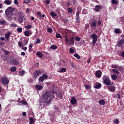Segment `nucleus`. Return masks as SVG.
<instances>
[{
  "instance_id": "nucleus-32",
  "label": "nucleus",
  "mask_w": 124,
  "mask_h": 124,
  "mask_svg": "<svg viewBox=\"0 0 124 124\" xmlns=\"http://www.w3.org/2000/svg\"><path fill=\"white\" fill-rule=\"evenodd\" d=\"M4 3L6 5H11L12 2L9 0H5V1H4Z\"/></svg>"
},
{
  "instance_id": "nucleus-50",
  "label": "nucleus",
  "mask_w": 124,
  "mask_h": 124,
  "mask_svg": "<svg viewBox=\"0 0 124 124\" xmlns=\"http://www.w3.org/2000/svg\"><path fill=\"white\" fill-rule=\"evenodd\" d=\"M52 95H54V94H55L56 95H58V92H56V90H52L51 91Z\"/></svg>"
},
{
  "instance_id": "nucleus-42",
  "label": "nucleus",
  "mask_w": 124,
  "mask_h": 124,
  "mask_svg": "<svg viewBox=\"0 0 124 124\" xmlns=\"http://www.w3.org/2000/svg\"><path fill=\"white\" fill-rule=\"evenodd\" d=\"M18 46L19 47H21L22 46H23V43H22V42H18Z\"/></svg>"
},
{
  "instance_id": "nucleus-11",
  "label": "nucleus",
  "mask_w": 124,
  "mask_h": 124,
  "mask_svg": "<svg viewBox=\"0 0 124 124\" xmlns=\"http://www.w3.org/2000/svg\"><path fill=\"white\" fill-rule=\"evenodd\" d=\"M93 87L96 89H99L101 87V83L100 82H95L94 84Z\"/></svg>"
},
{
  "instance_id": "nucleus-9",
  "label": "nucleus",
  "mask_w": 124,
  "mask_h": 124,
  "mask_svg": "<svg viewBox=\"0 0 124 124\" xmlns=\"http://www.w3.org/2000/svg\"><path fill=\"white\" fill-rule=\"evenodd\" d=\"M80 11H77L76 15V22L79 23L80 22Z\"/></svg>"
},
{
  "instance_id": "nucleus-25",
  "label": "nucleus",
  "mask_w": 124,
  "mask_h": 124,
  "mask_svg": "<svg viewBox=\"0 0 124 124\" xmlns=\"http://www.w3.org/2000/svg\"><path fill=\"white\" fill-rule=\"evenodd\" d=\"M57 48H58L57 46H55V45H52V46H50V49L55 50V49H57Z\"/></svg>"
},
{
  "instance_id": "nucleus-20",
  "label": "nucleus",
  "mask_w": 124,
  "mask_h": 124,
  "mask_svg": "<svg viewBox=\"0 0 124 124\" xmlns=\"http://www.w3.org/2000/svg\"><path fill=\"white\" fill-rule=\"evenodd\" d=\"M12 62L14 64V65H19V61H18V60H17L16 59H13V60L12 61Z\"/></svg>"
},
{
  "instance_id": "nucleus-4",
  "label": "nucleus",
  "mask_w": 124,
  "mask_h": 124,
  "mask_svg": "<svg viewBox=\"0 0 124 124\" xmlns=\"http://www.w3.org/2000/svg\"><path fill=\"white\" fill-rule=\"evenodd\" d=\"M18 22L20 24L23 23L24 20H27V18L24 17L23 12H19L18 13Z\"/></svg>"
},
{
  "instance_id": "nucleus-29",
  "label": "nucleus",
  "mask_w": 124,
  "mask_h": 124,
  "mask_svg": "<svg viewBox=\"0 0 124 124\" xmlns=\"http://www.w3.org/2000/svg\"><path fill=\"white\" fill-rule=\"evenodd\" d=\"M24 35L26 37H29V36H30V31H25Z\"/></svg>"
},
{
  "instance_id": "nucleus-43",
  "label": "nucleus",
  "mask_w": 124,
  "mask_h": 124,
  "mask_svg": "<svg viewBox=\"0 0 124 124\" xmlns=\"http://www.w3.org/2000/svg\"><path fill=\"white\" fill-rule=\"evenodd\" d=\"M47 32H48V33H52L53 29L50 27H49V28H47Z\"/></svg>"
},
{
  "instance_id": "nucleus-15",
  "label": "nucleus",
  "mask_w": 124,
  "mask_h": 124,
  "mask_svg": "<svg viewBox=\"0 0 124 124\" xmlns=\"http://www.w3.org/2000/svg\"><path fill=\"white\" fill-rule=\"evenodd\" d=\"M11 32H8V33H6L5 34V37H6V40L7 42H9L10 36H11Z\"/></svg>"
},
{
  "instance_id": "nucleus-6",
  "label": "nucleus",
  "mask_w": 124,
  "mask_h": 124,
  "mask_svg": "<svg viewBox=\"0 0 124 124\" xmlns=\"http://www.w3.org/2000/svg\"><path fill=\"white\" fill-rule=\"evenodd\" d=\"M0 81L3 85H7L10 82V80L7 76L1 77Z\"/></svg>"
},
{
  "instance_id": "nucleus-54",
  "label": "nucleus",
  "mask_w": 124,
  "mask_h": 124,
  "mask_svg": "<svg viewBox=\"0 0 124 124\" xmlns=\"http://www.w3.org/2000/svg\"><path fill=\"white\" fill-rule=\"evenodd\" d=\"M37 15L39 16L40 18L42 17V14L40 12H38Z\"/></svg>"
},
{
  "instance_id": "nucleus-53",
  "label": "nucleus",
  "mask_w": 124,
  "mask_h": 124,
  "mask_svg": "<svg viewBox=\"0 0 124 124\" xmlns=\"http://www.w3.org/2000/svg\"><path fill=\"white\" fill-rule=\"evenodd\" d=\"M111 3H112V4H117L118 2H117V1H116V0H112Z\"/></svg>"
},
{
  "instance_id": "nucleus-56",
  "label": "nucleus",
  "mask_w": 124,
  "mask_h": 124,
  "mask_svg": "<svg viewBox=\"0 0 124 124\" xmlns=\"http://www.w3.org/2000/svg\"><path fill=\"white\" fill-rule=\"evenodd\" d=\"M30 0H24V2L26 4H29V3H30Z\"/></svg>"
},
{
  "instance_id": "nucleus-21",
  "label": "nucleus",
  "mask_w": 124,
  "mask_h": 124,
  "mask_svg": "<svg viewBox=\"0 0 124 124\" xmlns=\"http://www.w3.org/2000/svg\"><path fill=\"white\" fill-rule=\"evenodd\" d=\"M96 26H97V24L95 21H92V22H91V25H90V27L91 28L96 27Z\"/></svg>"
},
{
  "instance_id": "nucleus-34",
  "label": "nucleus",
  "mask_w": 124,
  "mask_h": 124,
  "mask_svg": "<svg viewBox=\"0 0 124 124\" xmlns=\"http://www.w3.org/2000/svg\"><path fill=\"white\" fill-rule=\"evenodd\" d=\"M56 37L57 38H60V39H62V36L60 34V33H57L56 35Z\"/></svg>"
},
{
  "instance_id": "nucleus-57",
  "label": "nucleus",
  "mask_w": 124,
  "mask_h": 124,
  "mask_svg": "<svg viewBox=\"0 0 124 124\" xmlns=\"http://www.w3.org/2000/svg\"><path fill=\"white\" fill-rule=\"evenodd\" d=\"M69 52L70 53H74V49H73V48H70Z\"/></svg>"
},
{
  "instance_id": "nucleus-48",
  "label": "nucleus",
  "mask_w": 124,
  "mask_h": 124,
  "mask_svg": "<svg viewBox=\"0 0 124 124\" xmlns=\"http://www.w3.org/2000/svg\"><path fill=\"white\" fill-rule=\"evenodd\" d=\"M6 22V20H0V24L3 25Z\"/></svg>"
},
{
  "instance_id": "nucleus-2",
  "label": "nucleus",
  "mask_w": 124,
  "mask_h": 124,
  "mask_svg": "<svg viewBox=\"0 0 124 124\" xmlns=\"http://www.w3.org/2000/svg\"><path fill=\"white\" fill-rule=\"evenodd\" d=\"M65 43L66 45H71L74 46L75 45V38L74 37H70L68 39V37L67 35H65Z\"/></svg>"
},
{
  "instance_id": "nucleus-24",
  "label": "nucleus",
  "mask_w": 124,
  "mask_h": 124,
  "mask_svg": "<svg viewBox=\"0 0 124 124\" xmlns=\"http://www.w3.org/2000/svg\"><path fill=\"white\" fill-rule=\"evenodd\" d=\"M35 87L38 90H41L43 88V86H42V85H40L39 84L36 85Z\"/></svg>"
},
{
  "instance_id": "nucleus-63",
  "label": "nucleus",
  "mask_w": 124,
  "mask_h": 124,
  "mask_svg": "<svg viewBox=\"0 0 124 124\" xmlns=\"http://www.w3.org/2000/svg\"><path fill=\"white\" fill-rule=\"evenodd\" d=\"M114 122L115 123H117V124L119 123V122H120L119 119H116V120H115V121H114Z\"/></svg>"
},
{
  "instance_id": "nucleus-58",
  "label": "nucleus",
  "mask_w": 124,
  "mask_h": 124,
  "mask_svg": "<svg viewBox=\"0 0 124 124\" xmlns=\"http://www.w3.org/2000/svg\"><path fill=\"white\" fill-rule=\"evenodd\" d=\"M29 43V41H27V40H25L23 43L24 46H27L28 45V43Z\"/></svg>"
},
{
  "instance_id": "nucleus-62",
  "label": "nucleus",
  "mask_w": 124,
  "mask_h": 124,
  "mask_svg": "<svg viewBox=\"0 0 124 124\" xmlns=\"http://www.w3.org/2000/svg\"><path fill=\"white\" fill-rule=\"evenodd\" d=\"M14 4H15V5H18L19 3L18 2V0H15Z\"/></svg>"
},
{
  "instance_id": "nucleus-41",
  "label": "nucleus",
  "mask_w": 124,
  "mask_h": 124,
  "mask_svg": "<svg viewBox=\"0 0 124 124\" xmlns=\"http://www.w3.org/2000/svg\"><path fill=\"white\" fill-rule=\"evenodd\" d=\"M28 81H29V82H30L31 83H33L34 82L33 79L31 78H29V79H28Z\"/></svg>"
},
{
  "instance_id": "nucleus-64",
  "label": "nucleus",
  "mask_w": 124,
  "mask_h": 124,
  "mask_svg": "<svg viewBox=\"0 0 124 124\" xmlns=\"http://www.w3.org/2000/svg\"><path fill=\"white\" fill-rule=\"evenodd\" d=\"M121 56H122V57H124V51H122Z\"/></svg>"
},
{
  "instance_id": "nucleus-31",
  "label": "nucleus",
  "mask_w": 124,
  "mask_h": 124,
  "mask_svg": "<svg viewBox=\"0 0 124 124\" xmlns=\"http://www.w3.org/2000/svg\"><path fill=\"white\" fill-rule=\"evenodd\" d=\"M38 80H39V82H42L44 81V77H43V75H42V77H40V78H39Z\"/></svg>"
},
{
  "instance_id": "nucleus-40",
  "label": "nucleus",
  "mask_w": 124,
  "mask_h": 124,
  "mask_svg": "<svg viewBox=\"0 0 124 124\" xmlns=\"http://www.w3.org/2000/svg\"><path fill=\"white\" fill-rule=\"evenodd\" d=\"M75 39L76 41H77L78 42H79L81 40V38H80V37H78L77 36H76L75 37Z\"/></svg>"
},
{
  "instance_id": "nucleus-18",
  "label": "nucleus",
  "mask_w": 124,
  "mask_h": 124,
  "mask_svg": "<svg viewBox=\"0 0 124 124\" xmlns=\"http://www.w3.org/2000/svg\"><path fill=\"white\" fill-rule=\"evenodd\" d=\"M36 55H37V56H38V57L40 58H42V57L44 56L43 53L41 52V51H37L36 53Z\"/></svg>"
},
{
  "instance_id": "nucleus-27",
  "label": "nucleus",
  "mask_w": 124,
  "mask_h": 124,
  "mask_svg": "<svg viewBox=\"0 0 124 124\" xmlns=\"http://www.w3.org/2000/svg\"><path fill=\"white\" fill-rule=\"evenodd\" d=\"M29 120H30V124H33V122L34 123L35 121H34V119L33 117H30L29 118Z\"/></svg>"
},
{
  "instance_id": "nucleus-30",
  "label": "nucleus",
  "mask_w": 124,
  "mask_h": 124,
  "mask_svg": "<svg viewBox=\"0 0 124 124\" xmlns=\"http://www.w3.org/2000/svg\"><path fill=\"white\" fill-rule=\"evenodd\" d=\"M118 77L115 74V75H112L111 76V78L113 79V80H116L117 78Z\"/></svg>"
},
{
  "instance_id": "nucleus-60",
  "label": "nucleus",
  "mask_w": 124,
  "mask_h": 124,
  "mask_svg": "<svg viewBox=\"0 0 124 124\" xmlns=\"http://www.w3.org/2000/svg\"><path fill=\"white\" fill-rule=\"evenodd\" d=\"M116 97L117 98H118V99H120L121 98L120 94H119V93H117L116 94Z\"/></svg>"
},
{
  "instance_id": "nucleus-12",
  "label": "nucleus",
  "mask_w": 124,
  "mask_h": 124,
  "mask_svg": "<svg viewBox=\"0 0 124 124\" xmlns=\"http://www.w3.org/2000/svg\"><path fill=\"white\" fill-rule=\"evenodd\" d=\"M103 8L101 7V6H100L99 5H97L95 6L94 8V11L95 12H100V10H102Z\"/></svg>"
},
{
  "instance_id": "nucleus-14",
  "label": "nucleus",
  "mask_w": 124,
  "mask_h": 124,
  "mask_svg": "<svg viewBox=\"0 0 124 124\" xmlns=\"http://www.w3.org/2000/svg\"><path fill=\"white\" fill-rule=\"evenodd\" d=\"M102 75V72H101L100 70H99V71H97V72H96L95 73V76L96 78H101Z\"/></svg>"
},
{
  "instance_id": "nucleus-10",
  "label": "nucleus",
  "mask_w": 124,
  "mask_h": 124,
  "mask_svg": "<svg viewBox=\"0 0 124 124\" xmlns=\"http://www.w3.org/2000/svg\"><path fill=\"white\" fill-rule=\"evenodd\" d=\"M70 102L72 105H76V104H77V99H76V98H75V97L73 96L71 97Z\"/></svg>"
},
{
  "instance_id": "nucleus-49",
  "label": "nucleus",
  "mask_w": 124,
  "mask_h": 124,
  "mask_svg": "<svg viewBox=\"0 0 124 124\" xmlns=\"http://www.w3.org/2000/svg\"><path fill=\"white\" fill-rule=\"evenodd\" d=\"M43 78H44H44H45V79L48 78V76L46 74H43Z\"/></svg>"
},
{
  "instance_id": "nucleus-33",
  "label": "nucleus",
  "mask_w": 124,
  "mask_h": 124,
  "mask_svg": "<svg viewBox=\"0 0 124 124\" xmlns=\"http://www.w3.org/2000/svg\"><path fill=\"white\" fill-rule=\"evenodd\" d=\"M66 71V68H62L61 70L59 71V73H64Z\"/></svg>"
},
{
  "instance_id": "nucleus-38",
  "label": "nucleus",
  "mask_w": 124,
  "mask_h": 124,
  "mask_svg": "<svg viewBox=\"0 0 124 124\" xmlns=\"http://www.w3.org/2000/svg\"><path fill=\"white\" fill-rule=\"evenodd\" d=\"M63 96V94H62V93L61 92H60V93L58 95V97H59V99H62Z\"/></svg>"
},
{
  "instance_id": "nucleus-28",
  "label": "nucleus",
  "mask_w": 124,
  "mask_h": 124,
  "mask_svg": "<svg viewBox=\"0 0 124 124\" xmlns=\"http://www.w3.org/2000/svg\"><path fill=\"white\" fill-rule=\"evenodd\" d=\"M25 73H26V71H25V70H22V71L19 72V75L21 77H23V76L25 75Z\"/></svg>"
},
{
  "instance_id": "nucleus-55",
  "label": "nucleus",
  "mask_w": 124,
  "mask_h": 124,
  "mask_svg": "<svg viewBox=\"0 0 124 124\" xmlns=\"http://www.w3.org/2000/svg\"><path fill=\"white\" fill-rule=\"evenodd\" d=\"M64 23L65 24L69 23V19H68V18H65V20L64 21Z\"/></svg>"
},
{
  "instance_id": "nucleus-16",
  "label": "nucleus",
  "mask_w": 124,
  "mask_h": 124,
  "mask_svg": "<svg viewBox=\"0 0 124 124\" xmlns=\"http://www.w3.org/2000/svg\"><path fill=\"white\" fill-rule=\"evenodd\" d=\"M18 103H20L21 104H22L23 105H28V102L27 101H25V100H18L17 101Z\"/></svg>"
},
{
  "instance_id": "nucleus-52",
  "label": "nucleus",
  "mask_w": 124,
  "mask_h": 124,
  "mask_svg": "<svg viewBox=\"0 0 124 124\" xmlns=\"http://www.w3.org/2000/svg\"><path fill=\"white\" fill-rule=\"evenodd\" d=\"M41 43V41L40 39L37 38L36 39L35 44H40Z\"/></svg>"
},
{
  "instance_id": "nucleus-17",
  "label": "nucleus",
  "mask_w": 124,
  "mask_h": 124,
  "mask_svg": "<svg viewBox=\"0 0 124 124\" xmlns=\"http://www.w3.org/2000/svg\"><path fill=\"white\" fill-rule=\"evenodd\" d=\"M108 90L111 92H114L115 91V86H108Z\"/></svg>"
},
{
  "instance_id": "nucleus-61",
  "label": "nucleus",
  "mask_w": 124,
  "mask_h": 124,
  "mask_svg": "<svg viewBox=\"0 0 124 124\" xmlns=\"http://www.w3.org/2000/svg\"><path fill=\"white\" fill-rule=\"evenodd\" d=\"M102 22L100 20H98L97 21V26H99V25H101Z\"/></svg>"
},
{
  "instance_id": "nucleus-19",
  "label": "nucleus",
  "mask_w": 124,
  "mask_h": 124,
  "mask_svg": "<svg viewBox=\"0 0 124 124\" xmlns=\"http://www.w3.org/2000/svg\"><path fill=\"white\" fill-rule=\"evenodd\" d=\"M117 69H112V72L113 73V74H115V75H120V73L117 70Z\"/></svg>"
},
{
  "instance_id": "nucleus-8",
  "label": "nucleus",
  "mask_w": 124,
  "mask_h": 124,
  "mask_svg": "<svg viewBox=\"0 0 124 124\" xmlns=\"http://www.w3.org/2000/svg\"><path fill=\"white\" fill-rule=\"evenodd\" d=\"M90 38L93 40V44L95 45L97 41V36L96 34L93 33L90 35Z\"/></svg>"
},
{
  "instance_id": "nucleus-46",
  "label": "nucleus",
  "mask_w": 124,
  "mask_h": 124,
  "mask_svg": "<svg viewBox=\"0 0 124 124\" xmlns=\"http://www.w3.org/2000/svg\"><path fill=\"white\" fill-rule=\"evenodd\" d=\"M31 25L28 24L27 26H25V28L27 29H31Z\"/></svg>"
},
{
  "instance_id": "nucleus-35",
  "label": "nucleus",
  "mask_w": 124,
  "mask_h": 124,
  "mask_svg": "<svg viewBox=\"0 0 124 124\" xmlns=\"http://www.w3.org/2000/svg\"><path fill=\"white\" fill-rule=\"evenodd\" d=\"M50 15L52 16V17H55L57 16V15H56V14H55V13H54L53 12H51Z\"/></svg>"
},
{
  "instance_id": "nucleus-45",
  "label": "nucleus",
  "mask_w": 124,
  "mask_h": 124,
  "mask_svg": "<svg viewBox=\"0 0 124 124\" xmlns=\"http://www.w3.org/2000/svg\"><path fill=\"white\" fill-rule=\"evenodd\" d=\"M111 67L114 68V69H118V65H116L115 64H112L111 65Z\"/></svg>"
},
{
  "instance_id": "nucleus-26",
  "label": "nucleus",
  "mask_w": 124,
  "mask_h": 124,
  "mask_svg": "<svg viewBox=\"0 0 124 124\" xmlns=\"http://www.w3.org/2000/svg\"><path fill=\"white\" fill-rule=\"evenodd\" d=\"M16 70H17V68H16V66L11 67V68H10V71L11 72H16Z\"/></svg>"
},
{
  "instance_id": "nucleus-37",
  "label": "nucleus",
  "mask_w": 124,
  "mask_h": 124,
  "mask_svg": "<svg viewBox=\"0 0 124 124\" xmlns=\"http://www.w3.org/2000/svg\"><path fill=\"white\" fill-rule=\"evenodd\" d=\"M75 57H76L77 59H80V56L78 54V53H75L74 55Z\"/></svg>"
},
{
  "instance_id": "nucleus-51",
  "label": "nucleus",
  "mask_w": 124,
  "mask_h": 124,
  "mask_svg": "<svg viewBox=\"0 0 124 124\" xmlns=\"http://www.w3.org/2000/svg\"><path fill=\"white\" fill-rule=\"evenodd\" d=\"M3 51L4 52V53L5 54H6V55H8L10 53V51L9 50H6V49H4V50H3Z\"/></svg>"
},
{
  "instance_id": "nucleus-47",
  "label": "nucleus",
  "mask_w": 124,
  "mask_h": 124,
  "mask_svg": "<svg viewBox=\"0 0 124 124\" xmlns=\"http://www.w3.org/2000/svg\"><path fill=\"white\" fill-rule=\"evenodd\" d=\"M68 12H69V14H72L73 12V10L71 9V8H69L68 9Z\"/></svg>"
},
{
  "instance_id": "nucleus-44",
  "label": "nucleus",
  "mask_w": 124,
  "mask_h": 124,
  "mask_svg": "<svg viewBox=\"0 0 124 124\" xmlns=\"http://www.w3.org/2000/svg\"><path fill=\"white\" fill-rule=\"evenodd\" d=\"M82 14V15H87V14H88L87 10H83Z\"/></svg>"
},
{
  "instance_id": "nucleus-22",
  "label": "nucleus",
  "mask_w": 124,
  "mask_h": 124,
  "mask_svg": "<svg viewBox=\"0 0 124 124\" xmlns=\"http://www.w3.org/2000/svg\"><path fill=\"white\" fill-rule=\"evenodd\" d=\"M114 32L116 34H121V33H122V31L119 28H116L115 30H114Z\"/></svg>"
},
{
  "instance_id": "nucleus-3",
  "label": "nucleus",
  "mask_w": 124,
  "mask_h": 124,
  "mask_svg": "<svg viewBox=\"0 0 124 124\" xmlns=\"http://www.w3.org/2000/svg\"><path fill=\"white\" fill-rule=\"evenodd\" d=\"M102 79L104 84H105L106 85H111L112 82H111L109 77H108L107 76L105 75L103 76Z\"/></svg>"
},
{
  "instance_id": "nucleus-7",
  "label": "nucleus",
  "mask_w": 124,
  "mask_h": 124,
  "mask_svg": "<svg viewBox=\"0 0 124 124\" xmlns=\"http://www.w3.org/2000/svg\"><path fill=\"white\" fill-rule=\"evenodd\" d=\"M42 75V72L40 70H36L33 73V78L36 79L38 77Z\"/></svg>"
},
{
  "instance_id": "nucleus-13",
  "label": "nucleus",
  "mask_w": 124,
  "mask_h": 124,
  "mask_svg": "<svg viewBox=\"0 0 124 124\" xmlns=\"http://www.w3.org/2000/svg\"><path fill=\"white\" fill-rule=\"evenodd\" d=\"M123 45H124V39H122V40L119 41V43L117 44V46L121 47Z\"/></svg>"
},
{
  "instance_id": "nucleus-5",
  "label": "nucleus",
  "mask_w": 124,
  "mask_h": 124,
  "mask_svg": "<svg viewBox=\"0 0 124 124\" xmlns=\"http://www.w3.org/2000/svg\"><path fill=\"white\" fill-rule=\"evenodd\" d=\"M15 9L14 8H12V7H8V8L6 9L5 11V15L7 17H10L11 15H12Z\"/></svg>"
},
{
  "instance_id": "nucleus-36",
  "label": "nucleus",
  "mask_w": 124,
  "mask_h": 124,
  "mask_svg": "<svg viewBox=\"0 0 124 124\" xmlns=\"http://www.w3.org/2000/svg\"><path fill=\"white\" fill-rule=\"evenodd\" d=\"M16 30L17 32H19V33H22L23 31V28H22L21 27H18Z\"/></svg>"
},
{
  "instance_id": "nucleus-59",
  "label": "nucleus",
  "mask_w": 124,
  "mask_h": 124,
  "mask_svg": "<svg viewBox=\"0 0 124 124\" xmlns=\"http://www.w3.org/2000/svg\"><path fill=\"white\" fill-rule=\"evenodd\" d=\"M45 3L46 4V5H49V4H50V0H46L45 1Z\"/></svg>"
},
{
  "instance_id": "nucleus-23",
  "label": "nucleus",
  "mask_w": 124,
  "mask_h": 124,
  "mask_svg": "<svg viewBox=\"0 0 124 124\" xmlns=\"http://www.w3.org/2000/svg\"><path fill=\"white\" fill-rule=\"evenodd\" d=\"M99 104L100 105H105V100H104L103 99H101V100H99V102H98Z\"/></svg>"
},
{
  "instance_id": "nucleus-39",
  "label": "nucleus",
  "mask_w": 124,
  "mask_h": 124,
  "mask_svg": "<svg viewBox=\"0 0 124 124\" xmlns=\"http://www.w3.org/2000/svg\"><path fill=\"white\" fill-rule=\"evenodd\" d=\"M84 87L87 90L90 89L91 88V86L90 85H88V84H85Z\"/></svg>"
},
{
  "instance_id": "nucleus-1",
  "label": "nucleus",
  "mask_w": 124,
  "mask_h": 124,
  "mask_svg": "<svg viewBox=\"0 0 124 124\" xmlns=\"http://www.w3.org/2000/svg\"><path fill=\"white\" fill-rule=\"evenodd\" d=\"M43 101L46 104H49L52 101L53 98H55L54 95H51L49 91H46L43 95Z\"/></svg>"
}]
</instances>
